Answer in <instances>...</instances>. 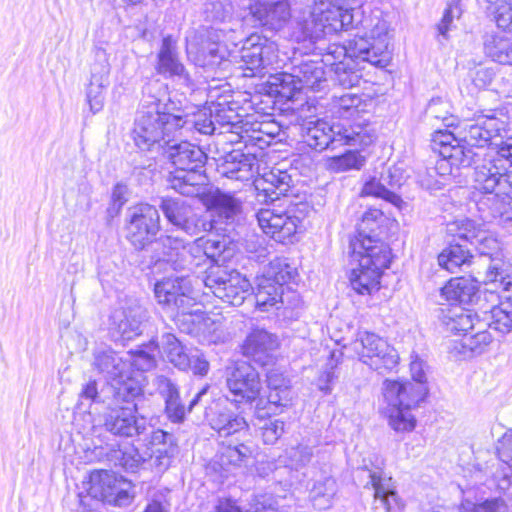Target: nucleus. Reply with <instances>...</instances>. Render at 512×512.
<instances>
[{"label": "nucleus", "mask_w": 512, "mask_h": 512, "mask_svg": "<svg viewBox=\"0 0 512 512\" xmlns=\"http://www.w3.org/2000/svg\"><path fill=\"white\" fill-rule=\"evenodd\" d=\"M508 124L509 117L502 110H489L477 116L464 133L466 144L481 154L473 158L470 166L474 165L475 189L484 194L477 201L484 219L507 213L512 201V170L501 165L497 154L487 147L493 138L506 131Z\"/></svg>", "instance_id": "obj_2"}, {"label": "nucleus", "mask_w": 512, "mask_h": 512, "mask_svg": "<svg viewBox=\"0 0 512 512\" xmlns=\"http://www.w3.org/2000/svg\"><path fill=\"white\" fill-rule=\"evenodd\" d=\"M202 282L210 293L232 306L241 305L251 290L249 280L239 272L218 265L209 269Z\"/></svg>", "instance_id": "obj_18"}, {"label": "nucleus", "mask_w": 512, "mask_h": 512, "mask_svg": "<svg viewBox=\"0 0 512 512\" xmlns=\"http://www.w3.org/2000/svg\"><path fill=\"white\" fill-rule=\"evenodd\" d=\"M255 165L256 158L254 155L233 151L226 156L225 162L221 167V173L229 179L247 182L254 177Z\"/></svg>", "instance_id": "obj_36"}, {"label": "nucleus", "mask_w": 512, "mask_h": 512, "mask_svg": "<svg viewBox=\"0 0 512 512\" xmlns=\"http://www.w3.org/2000/svg\"><path fill=\"white\" fill-rule=\"evenodd\" d=\"M386 407L383 413L389 426L396 432H411L416 426L412 409L424 400V388L406 387L397 382L385 380L382 387Z\"/></svg>", "instance_id": "obj_9"}, {"label": "nucleus", "mask_w": 512, "mask_h": 512, "mask_svg": "<svg viewBox=\"0 0 512 512\" xmlns=\"http://www.w3.org/2000/svg\"><path fill=\"white\" fill-rule=\"evenodd\" d=\"M169 146V158L175 166L170 173L169 183L172 189L184 196H196L200 186L205 184L203 166L206 155L199 146L182 141Z\"/></svg>", "instance_id": "obj_8"}, {"label": "nucleus", "mask_w": 512, "mask_h": 512, "mask_svg": "<svg viewBox=\"0 0 512 512\" xmlns=\"http://www.w3.org/2000/svg\"><path fill=\"white\" fill-rule=\"evenodd\" d=\"M93 367L109 382L116 400H128L142 394L145 377L139 373L132 376L127 370V361L112 349H97Z\"/></svg>", "instance_id": "obj_10"}, {"label": "nucleus", "mask_w": 512, "mask_h": 512, "mask_svg": "<svg viewBox=\"0 0 512 512\" xmlns=\"http://www.w3.org/2000/svg\"><path fill=\"white\" fill-rule=\"evenodd\" d=\"M278 52V45L274 41L257 33L248 36L240 50L241 67L251 72L245 73V76L263 77L281 67L284 60Z\"/></svg>", "instance_id": "obj_15"}, {"label": "nucleus", "mask_w": 512, "mask_h": 512, "mask_svg": "<svg viewBox=\"0 0 512 512\" xmlns=\"http://www.w3.org/2000/svg\"><path fill=\"white\" fill-rule=\"evenodd\" d=\"M213 211L225 222L233 221L241 211V202L233 195L217 191L211 197Z\"/></svg>", "instance_id": "obj_53"}, {"label": "nucleus", "mask_w": 512, "mask_h": 512, "mask_svg": "<svg viewBox=\"0 0 512 512\" xmlns=\"http://www.w3.org/2000/svg\"><path fill=\"white\" fill-rule=\"evenodd\" d=\"M178 107L167 98L166 86L159 80L148 82L135 119L133 138L141 150H153L174 141L180 121Z\"/></svg>", "instance_id": "obj_4"}, {"label": "nucleus", "mask_w": 512, "mask_h": 512, "mask_svg": "<svg viewBox=\"0 0 512 512\" xmlns=\"http://www.w3.org/2000/svg\"><path fill=\"white\" fill-rule=\"evenodd\" d=\"M209 425L220 437L237 435L236 441L223 446L217 454L216 463L223 472H229L233 467L247 465L254 452V445L250 441L248 424L246 420L227 408H212L206 412Z\"/></svg>", "instance_id": "obj_6"}, {"label": "nucleus", "mask_w": 512, "mask_h": 512, "mask_svg": "<svg viewBox=\"0 0 512 512\" xmlns=\"http://www.w3.org/2000/svg\"><path fill=\"white\" fill-rule=\"evenodd\" d=\"M329 58L324 57L321 60H304L298 65L293 66L296 72L301 90L323 91L328 87L325 65H328Z\"/></svg>", "instance_id": "obj_34"}, {"label": "nucleus", "mask_w": 512, "mask_h": 512, "mask_svg": "<svg viewBox=\"0 0 512 512\" xmlns=\"http://www.w3.org/2000/svg\"><path fill=\"white\" fill-rule=\"evenodd\" d=\"M135 398L122 400L125 406L110 408L104 415V426L107 431L122 437H133L144 432L146 420L138 418L137 405L132 403Z\"/></svg>", "instance_id": "obj_28"}, {"label": "nucleus", "mask_w": 512, "mask_h": 512, "mask_svg": "<svg viewBox=\"0 0 512 512\" xmlns=\"http://www.w3.org/2000/svg\"><path fill=\"white\" fill-rule=\"evenodd\" d=\"M363 196H374L385 199L391 203L399 201V197L385 187L380 181L375 178L367 181L362 188Z\"/></svg>", "instance_id": "obj_59"}, {"label": "nucleus", "mask_w": 512, "mask_h": 512, "mask_svg": "<svg viewBox=\"0 0 512 512\" xmlns=\"http://www.w3.org/2000/svg\"><path fill=\"white\" fill-rule=\"evenodd\" d=\"M312 457V448L306 445H298L286 450L283 462L286 467L298 471L310 463Z\"/></svg>", "instance_id": "obj_56"}, {"label": "nucleus", "mask_w": 512, "mask_h": 512, "mask_svg": "<svg viewBox=\"0 0 512 512\" xmlns=\"http://www.w3.org/2000/svg\"><path fill=\"white\" fill-rule=\"evenodd\" d=\"M244 7L255 22L271 31L282 30L292 18L287 0H248Z\"/></svg>", "instance_id": "obj_26"}, {"label": "nucleus", "mask_w": 512, "mask_h": 512, "mask_svg": "<svg viewBox=\"0 0 512 512\" xmlns=\"http://www.w3.org/2000/svg\"><path fill=\"white\" fill-rule=\"evenodd\" d=\"M484 50L493 61L512 65V42L504 37L492 35L485 40Z\"/></svg>", "instance_id": "obj_52"}, {"label": "nucleus", "mask_w": 512, "mask_h": 512, "mask_svg": "<svg viewBox=\"0 0 512 512\" xmlns=\"http://www.w3.org/2000/svg\"><path fill=\"white\" fill-rule=\"evenodd\" d=\"M372 100L367 96L346 93L334 95L330 104V111L334 118L345 121L346 127L354 132H368L371 143L375 140V129L370 123Z\"/></svg>", "instance_id": "obj_16"}, {"label": "nucleus", "mask_w": 512, "mask_h": 512, "mask_svg": "<svg viewBox=\"0 0 512 512\" xmlns=\"http://www.w3.org/2000/svg\"><path fill=\"white\" fill-rule=\"evenodd\" d=\"M292 38L328 57L332 79L343 88L359 84V62L383 68L390 61L389 25L380 11L364 16L359 8L319 0L296 19Z\"/></svg>", "instance_id": "obj_1"}, {"label": "nucleus", "mask_w": 512, "mask_h": 512, "mask_svg": "<svg viewBox=\"0 0 512 512\" xmlns=\"http://www.w3.org/2000/svg\"><path fill=\"white\" fill-rule=\"evenodd\" d=\"M365 163L363 157L358 151L349 150L342 155L334 156L328 159V168L334 172H344L350 169H360Z\"/></svg>", "instance_id": "obj_55"}, {"label": "nucleus", "mask_w": 512, "mask_h": 512, "mask_svg": "<svg viewBox=\"0 0 512 512\" xmlns=\"http://www.w3.org/2000/svg\"><path fill=\"white\" fill-rule=\"evenodd\" d=\"M226 244V240L218 236L199 237L186 244L178 237L166 235L161 236L157 242V246L162 249L159 260L170 265L175 271H193L208 261H216L225 251Z\"/></svg>", "instance_id": "obj_7"}, {"label": "nucleus", "mask_w": 512, "mask_h": 512, "mask_svg": "<svg viewBox=\"0 0 512 512\" xmlns=\"http://www.w3.org/2000/svg\"><path fill=\"white\" fill-rule=\"evenodd\" d=\"M372 340L367 344L376 345L377 352L373 355H364V364L379 374L393 371L399 362L397 351L383 338H372Z\"/></svg>", "instance_id": "obj_37"}, {"label": "nucleus", "mask_w": 512, "mask_h": 512, "mask_svg": "<svg viewBox=\"0 0 512 512\" xmlns=\"http://www.w3.org/2000/svg\"><path fill=\"white\" fill-rule=\"evenodd\" d=\"M177 452V444H168V450H153V453L150 454V461L158 471H165Z\"/></svg>", "instance_id": "obj_62"}, {"label": "nucleus", "mask_w": 512, "mask_h": 512, "mask_svg": "<svg viewBox=\"0 0 512 512\" xmlns=\"http://www.w3.org/2000/svg\"><path fill=\"white\" fill-rule=\"evenodd\" d=\"M116 476L114 473L101 470L89 474L88 480L83 482L84 489L92 498L111 503V496L115 491Z\"/></svg>", "instance_id": "obj_42"}, {"label": "nucleus", "mask_w": 512, "mask_h": 512, "mask_svg": "<svg viewBox=\"0 0 512 512\" xmlns=\"http://www.w3.org/2000/svg\"><path fill=\"white\" fill-rule=\"evenodd\" d=\"M481 217H483L482 212ZM492 218H482V223L469 218L456 220L448 225V232L454 237V241H466L473 245L479 236L478 234L486 227L485 222L490 221Z\"/></svg>", "instance_id": "obj_48"}, {"label": "nucleus", "mask_w": 512, "mask_h": 512, "mask_svg": "<svg viewBox=\"0 0 512 512\" xmlns=\"http://www.w3.org/2000/svg\"><path fill=\"white\" fill-rule=\"evenodd\" d=\"M386 215L376 208L368 209L357 225L356 234L350 240V273L352 289L361 295L378 291L383 271L391 262V249L381 236L386 232Z\"/></svg>", "instance_id": "obj_3"}, {"label": "nucleus", "mask_w": 512, "mask_h": 512, "mask_svg": "<svg viewBox=\"0 0 512 512\" xmlns=\"http://www.w3.org/2000/svg\"><path fill=\"white\" fill-rule=\"evenodd\" d=\"M285 424L278 419L267 421L262 427V438L266 444H274L284 433Z\"/></svg>", "instance_id": "obj_64"}, {"label": "nucleus", "mask_w": 512, "mask_h": 512, "mask_svg": "<svg viewBox=\"0 0 512 512\" xmlns=\"http://www.w3.org/2000/svg\"><path fill=\"white\" fill-rule=\"evenodd\" d=\"M256 218L262 231L278 242H285L297 231L298 218L275 209H260Z\"/></svg>", "instance_id": "obj_30"}, {"label": "nucleus", "mask_w": 512, "mask_h": 512, "mask_svg": "<svg viewBox=\"0 0 512 512\" xmlns=\"http://www.w3.org/2000/svg\"><path fill=\"white\" fill-rule=\"evenodd\" d=\"M293 70V68L291 69ZM267 85L269 93L281 97L285 100H292L294 96L301 91L296 72L267 73Z\"/></svg>", "instance_id": "obj_46"}, {"label": "nucleus", "mask_w": 512, "mask_h": 512, "mask_svg": "<svg viewBox=\"0 0 512 512\" xmlns=\"http://www.w3.org/2000/svg\"><path fill=\"white\" fill-rule=\"evenodd\" d=\"M280 128L274 121H259L252 117H246L239 130V142L245 146H257L264 149L279 134Z\"/></svg>", "instance_id": "obj_33"}, {"label": "nucleus", "mask_w": 512, "mask_h": 512, "mask_svg": "<svg viewBox=\"0 0 512 512\" xmlns=\"http://www.w3.org/2000/svg\"><path fill=\"white\" fill-rule=\"evenodd\" d=\"M372 338H381L372 332H359L357 339L353 343V349L357 353L359 360L364 363V355H373L377 350L375 349L376 345L367 344L370 341H373Z\"/></svg>", "instance_id": "obj_60"}, {"label": "nucleus", "mask_w": 512, "mask_h": 512, "mask_svg": "<svg viewBox=\"0 0 512 512\" xmlns=\"http://www.w3.org/2000/svg\"><path fill=\"white\" fill-rule=\"evenodd\" d=\"M492 342V336L487 330H479L474 335H465L463 346L468 347L473 352H481L484 347Z\"/></svg>", "instance_id": "obj_63"}, {"label": "nucleus", "mask_w": 512, "mask_h": 512, "mask_svg": "<svg viewBox=\"0 0 512 512\" xmlns=\"http://www.w3.org/2000/svg\"><path fill=\"white\" fill-rule=\"evenodd\" d=\"M307 143L315 150L334 149L337 145H352L365 147L371 144V135L368 132H354L345 124H330L324 120H318L308 127Z\"/></svg>", "instance_id": "obj_17"}, {"label": "nucleus", "mask_w": 512, "mask_h": 512, "mask_svg": "<svg viewBox=\"0 0 512 512\" xmlns=\"http://www.w3.org/2000/svg\"><path fill=\"white\" fill-rule=\"evenodd\" d=\"M476 315L461 306H453L441 311L440 320L446 330L453 334L467 335L475 327Z\"/></svg>", "instance_id": "obj_44"}, {"label": "nucleus", "mask_w": 512, "mask_h": 512, "mask_svg": "<svg viewBox=\"0 0 512 512\" xmlns=\"http://www.w3.org/2000/svg\"><path fill=\"white\" fill-rule=\"evenodd\" d=\"M477 240L473 243L480 257H487L490 264L487 268L484 283L486 286H499L503 290L512 292V275L503 268L501 259V246L498 239L485 227L478 234Z\"/></svg>", "instance_id": "obj_22"}, {"label": "nucleus", "mask_w": 512, "mask_h": 512, "mask_svg": "<svg viewBox=\"0 0 512 512\" xmlns=\"http://www.w3.org/2000/svg\"><path fill=\"white\" fill-rule=\"evenodd\" d=\"M183 332L194 335L203 344L224 343L230 338L222 318L206 315L199 305L196 310L188 315L186 325L179 327Z\"/></svg>", "instance_id": "obj_27"}, {"label": "nucleus", "mask_w": 512, "mask_h": 512, "mask_svg": "<svg viewBox=\"0 0 512 512\" xmlns=\"http://www.w3.org/2000/svg\"><path fill=\"white\" fill-rule=\"evenodd\" d=\"M279 347V338L276 334L264 328H253L247 335L243 345V354L253 361L266 366L272 362L274 351Z\"/></svg>", "instance_id": "obj_31"}, {"label": "nucleus", "mask_w": 512, "mask_h": 512, "mask_svg": "<svg viewBox=\"0 0 512 512\" xmlns=\"http://www.w3.org/2000/svg\"><path fill=\"white\" fill-rule=\"evenodd\" d=\"M213 110V120L219 133H231L235 138L231 142H239V130H242L244 120H238V115L233 109L227 106V103L211 102Z\"/></svg>", "instance_id": "obj_45"}, {"label": "nucleus", "mask_w": 512, "mask_h": 512, "mask_svg": "<svg viewBox=\"0 0 512 512\" xmlns=\"http://www.w3.org/2000/svg\"><path fill=\"white\" fill-rule=\"evenodd\" d=\"M473 256L462 244H450L438 255V264L441 268L455 273L460 267L468 264Z\"/></svg>", "instance_id": "obj_50"}, {"label": "nucleus", "mask_w": 512, "mask_h": 512, "mask_svg": "<svg viewBox=\"0 0 512 512\" xmlns=\"http://www.w3.org/2000/svg\"><path fill=\"white\" fill-rule=\"evenodd\" d=\"M107 459L114 466L121 467L125 471L132 473L136 472L145 463V459L132 445H126L120 449H111L107 453Z\"/></svg>", "instance_id": "obj_49"}, {"label": "nucleus", "mask_w": 512, "mask_h": 512, "mask_svg": "<svg viewBox=\"0 0 512 512\" xmlns=\"http://www.w3.org/2000/svg\"><path fill=\"white\" fill-rule=\"evenodd\" d=\"M499 466L494 473L497 489L512 499V430L501 437L497 447Z\"/></svg>", "instance_id": "obj_35"}, {"label": "nucleus", "mask_w": 512, "mask_h": 512, "mask_svg": "<svg viewBox=\"0 0 512 512\" xmlns=\"http://www.w3.org/2000/svg\"><path fill=\"white\" fill-rule=\"evenodd\" d=\"M297 270L286 258L270 261L264 272L256 278L255 300L261 311L279 309L285 303L284 286L295 279Z\"/></svg>", "instance_id": "obj_12"}, {"label": "nucleus", "mask_w": 512, "mask_h": 512, "mask_svg": "<svg viewBox=\"0 0 512 512\" xmlns=\"http://www.w3.org/2000/svg\"><path fill=\"white\" fill-rule=\"evenodd\" d=\"M292 186L291 175L284 170L273 168L256 181V188L265 193L266 200L271 202L285 196Z\"/></svg>", "instance_id": "obj_40"}, {"label": "nucleus", "mask_w": 512, "mask_h": 512, "mask_svg": "<svg viewBox=\"0 0 512 512\" xmlns=\"http://www.w3.org/2000/svg\"><path fill=\"white\" fill-rule=\"evenodd\" d=\"M157 71L170 78L182 94L194 90V82L184 65L180 62L175 41L164 37L158 53Z\"/></svg>", "instance_id": "obj_29"}, {"label": "nucleus", "mask_w": 512, "mask_h": 512, "mask_svg": "<svg viewBox=\"0 0 512 512\" xmlns=\"http://www.w3.org/2000/svg\"><path fill=\"white\" fill-rule=\"evenodd\" d=\"M109 53L104 48L95 50L89 83L85 89L86 102L92 114L100 112L105 104V94L110 81Z\"/></svg>", "instance_id": "obj_25"}, {"label": "nucleus", "mask_w": 512, "mask_h": 512, "mask_svg": "<svg viewBox=\"0 0 512 512\" xmlns=\"http://www.w3.org/2000/svg\"><path fill=\"white\" fill-rule=\"evenodd\" d=\"M160 230V215L155 206L139 203L127 210V238L136 249H143L148 244H154L157 252V262L162 249L157 246L159 239L154 241Z\"/></svg>", "instance_id": "obj_14"}, {"label": "nucleus", "mask_w": 512, "mask_h": 512, "mask_svg": "<svg viewBox=\"0 0 512 512\" xmlns=\"http://www.w3.org/2000/svg\"><path fill=\"white\" fill-rule=\"evenodd\" d=\"M226 399L236 404H251L259 398L261 381L258 372L248 363L240 362L227 373Z\"/></svg>", "instance_id": "obj_21"}, {"label": "nucleus", "mask_w": 512, "mask_h": 512, "mask_svg": "<svg viewBox=\"0 0 512 512\" xmlns=\"http://www.w3.org/2000/svg\"><path fill=\"white\" fill-rule=\"evenodd\" d=\"M483 300L489 303L484 313L487 326L499 333L512 331V292L497 286H487L482 293Z\"/></svg>", "instance_id": "obj_24"}, {"label": "nucleus", "mask_w": 512, "mask_h": 512, "mask_svg": "<svg viewBox=\"0 0 512 512\" xmlns=\"http://www.w3.org/2000/svg\"><path fill=\"white\" fill-rule=\"evenodd\" d=\"M154 294L158 304L171 315L179 327L186 325L188 315L200 305L191 280L184 275L158 281Z\"/></svg>", "instance_id": "obj_11"}, {"label": "nucleus", "mask_w": 512, "mask_h": 512, "mask_svg": "<svg viewBox=\"0 0 512 512\" xmlns=\"http://www.w3.org/2000/svg\"><path fill=\"white\" fill-rule=\"evenodd\" d=\"M189 355L185 352L180 341L171 333L162 336V351L160 356L166 358L170 363L180 370H188Z\"/></svg>", "instance_id": "obj_51"}, {"label": "nucleus", "mask_w": 512, "mask_h": 512, "mask_svg": "<svg viewBox=\"0 0 512 512\" xmlns=\"http://www.w3.org/2000/svg\"><path fill=\"white\" fill-rule=\"evenodd\" d=\"M494 20L499 29L512 33V0H495Z\"/></svg>", "instance_id": "obj_58"}, {"label": "nucleus", "mask_w": 512, "mask_h": 512, "mask_svg": "<svg viewBox=\"0 0 512 512\" xmlns=\"http://www.w3.org/2000/svg\"><path fill=\"white\" fill-rule=\"evenodd\" d=\"M267 386L269 388V394L267 401L269 409L275 413L279 408L288 407L292 401V391L283 373L277 369H271L267 371Z\"/></svg>", "instance_id": "obj_38"}, {"label": "nucleus", "mask_w": 512, "mask_h": 512, "mask_svg": "<svg viewBox=\"0 0 512 512\" xmlns=\"http://www.w3.org/2000/svg\"><path fill=\"white\" fill-rule=\"evenodd\" d=\"M160 208L170 224L194 236L214 228V221L198 214L181 198H163Z\"/></svg>", "instance_id": "obj_20"}, {"label": "nucleus", "mask_w": 512, "mask_h": 512, "mask_svg": "<svg viewBox=\"0 0 512 512\" xmlns=\"http://www.w3.org/2000/svg\"><path fill=\"white\" fill-rule=\"evenodd\" d=\"M336 492L335 479L322 474L319 479L314 481L309 491V498L316 509L325 510L331 507Z\"/></svg>", "instance_id": "obj_47"}, {"label": "nucleus", "mask_w": 512, "mask_h": 512, "mask_svg": "<svg viewBox=\"0 0 512 512\" xmlns=\"http://www.w3.org/2000/svg\"><path fill=\"white\" fill-rule=\"evenodd\" d=\"M471 491L464 493L460 512H508L505 502L498 498L485 499L470 497Z\"/></svg>", "instance_id": "obj_54"}, {"label": "nucleus", "mask_w": 512, "mask_h": 512, "mask_svg": "<svg viewBox=\"0 0 512 512\" xmlns=\"http://www.w3.org/2000/svg\"><path fill=\"white\" fill-rule=\"evenodd\" d=\"M204 15L205 20L213 23V26L200 35L199 41L187 42L188 57L200 67H212L226 61H235L237 56L229 49L227 42L236 46L234 34L240 24L233 17L231 0L206 3Z\"/></svg>", "instance_id": "obj_5"}, {"label": "nucleus", "mask_w": 512, "mask_h": 512, "mask_svg": "<svg viewBox=\"0 0 512 512\" xmlns=\"http://www.w3.org/2000/svg\"><path fill=\"white\" fill-rule=\"evenodd\" d=\"M410 371L414 382L392 380L406 387L418 388L419 386L424 388V397L427 395L428 389L426 386V375L424 371V364L421 360H413L410 364Z\"/></svg>", "instance_id": "obj_61"}, {"label": "nucleus", "mask_w": 512, "mask_h": 512, "mask_svg": "<svg viewBox=\"0 0 512 512\" xmlns=\"http://www.w3.org/2000/svg\"><path fill=\"white\" fill-rule=\"evenodd\" d=\"M176 113L179 116L180 121L178 128V134L184 135V132L192 131L193 129L202 134H212L217 128L213 120V110L210 105L199 107H186L185 110L179 108Z\"/></svg>", "instance_id": "obj_32"}, {"label": "nucleus", "mask_w": 512, "mask_h": 512, "mask_svg": "<svg viewBox=\"0 0 512 512\" xmlns=\"http://www.w3.org/2000/svg\"><path fill=\"white\" fill-rule=\"evenodd\" d=\"M150 318L149 311L139 301L116 309L111 315L110 330L115 341L125 343L141 335Z\"/></svg>", "instance_id": "obj_23"}, {"label": "nucleus", "mask_w": 512, "mask_h": 512, "mask_svg": "<svg viewBox=\"0 0 512 512\" xmlns=\"http://www.w3.org/2000/svg\"><path fill=\"white\" fill-rule=\"evenodd\" d=\"M373 458L374 461L370 459V466L365 463L361 472L368 479L366 486L371 485L374 489L375 509L382 508L384 512H400L404 504L395 490L392 477L383 470L384 460L377 455Z\"/></svg>", "instance_id": "obj_19"}, {"label": "nucleus", "mask_w": 512, "mask_h": 512, "mask_svg": "<svg viewBox=\"0 0 512 512\" xmlns=\"http://www.w3.org/2000/svg\"><path fill=\"white\" fill-rule=\"evenodd\" d=\"M161 349L159 345L151 340L148 344L142 345L139 349L127 352L124 358L127 361V370L132 376L150 371L156 366V358L160 356Z\"/></svg>", "instance_id": "obj_39"}, {"label": "nucleus", "mask_w": 512, "mask_h": 512, "mask_svg": "<svg viewBox=\"0 0 512 512\" xmlns=\"http://www.w3.org/2000/svg\"><path fill=\"white\" fill-rule=\"evenodd\" d=\"M156 386L165 399V410L168 418L175 423L183 421L186 410L180 401L176 385L167 377L159 376L156 379Z\"/></svg>", "instance_id": "obj_43"}, {"label": "nucleus", "mask_w": 512, "mask_h": 512, "mask_svg": "<svg viewBox=\"0 0 512 512\" xmlns=\"http://www.w3.org/2000/svg\"><path fill=\"white\" fill-rule=\"evenodd\" d=\"M463 13L462 0H449L440 23L437 25L438 33L448 39V32L452 29L454 19H459Z\"/></svg>", "instance_id": "obj_57"}, {"label": "nucleus", "mask_w": 512, "mask_h": 512, "mask_svg": "<svg viewBox=\"0 0 512 512\" xmlns=\"http://www.w3.org/2000/svg\"><path fill=\"white\" fill-rule=\"evenodd\" d=\"M467 124L460 131V138H457L450 131H436L432 136V141L435 145L440 147V154L442 159L437 162L434 171L440 174L441 180L438 181L439 185L446 184L447 176L453 173V167H469L473 162L475 156L479 157L481 154L474 152L473 148L466 144L463 140L465 131L471 125Z\"/></svg>", "instance_id": "obj_13"}, {"label": "nucleus", "mask_w": 512, "mask_h": 512, "mask_svg": "<svg viewBox=\"0 0 512 512\" xmlns=\"http://www.w3.org/2000/svg\"><path fill=\"white\" fill-rule=\"evenodd\" d=\"M478 286L474 279L457 277L449 280L441 289V295L449 302L471 304L479 299Z\"/></svg>", "instance_id": "obj_41"}]
</instances>
